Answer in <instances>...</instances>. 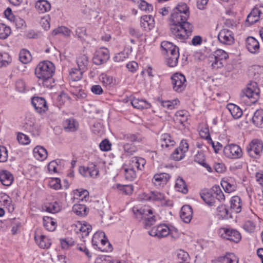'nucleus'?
<instances>
[{
    "label": "nucleus",
    "instance_id": "obj_3",
    "mask_svg": "<svg viewBox=\"0 0 263 263\" xmlns=\"http://www.w3.org/2000/svg\"><path fill=\"white\" fill-rule=\"evenodd\" d=\"M133 211L138 220H144V224L146 228L151 227L156 221V216L153 214L152 209L148 208H141L140 209L134 208Z\"/></svg>",
    "mask_w": 263,
    "mask_h": 263
},
{
    "label": "nucleus",
    "instance_id": "obj_5",
    "mask_svg": "<svg viewBox=\"0 0 263 263\" xmlns=\"http://www.w3.org/2000/svg\"><path fill=\"white\" fill-rule=\"evenodd\" d=\"M246 149L251 157L257 158L262 152L263 143L258 139H253L247 146Z\"/></svg>",
    "mask_w": 263,
    "mask_h": 263
},
{
    "label": "nucleus",
    "instance_id": "obj_16",
    "mask_svg": "<svg viewBox=\"0 0 263 263\" xmlns=\"http://www.w3.org/2000/svg\"><path fill=\"white\" fill-rule=\"evenodd\" d=\"M73 227H75L74 229L75 232L77 233L80 232L83 238L87 236L92 230L91 226L86 222L83 223L78 222Z\"/></svg>",
    "mask_w": 263,
    "mask_h": 263
},
{
    "label": "nucleus",
    "instance_id": "obj_19",
    "mask_svg": "<svg viewBox=\"0 0 263 263\" xmlns=\"http://www.w3.org/2000/svg\"><path fill=\"white\" fill-rule=\"evenodd\" d=\"M159 142L163 148H170L174 146L175 144V142L173 139L170 134L167 133L163 134L161 135Z\"/></svg>",
    "mask_w": 263,
    "mask_h": 263
},
{
    "label": "nucleus",
    "instance_id": "obj_45",
    "mask_svg": "<svg viewBox=\"0 0 263 263\" xmlns=\"http://www.w3.org/2000/svg\"><path fill=\"white\" fill-rule=\"evenodd\" d=\"M101 238H105V234L103 232H96L92 238V245L93 247H99L98 243L100 241Z\"/></svg>",
    "mask_w": 263,
    "mask_h": 263
},
{
    "label": "nucleus",
    "instance_id": "obj_25",
    "mask_svg": "<svg viewBox=\"0 0 263 263\" xmlns=\"http://www.w3.org/2000/svg\"><path fill=\"white\" fill-rule=\"evenodd\" d=\"M252 120L256 127L263 128V109H257L254 113Z\"/></svg>",
    "mask_w": 263,
    "mask_h": 263
},
{
    "label": "nucleus",
    "instance_id": "obj_1",
    "mask_svg": "<svg viewBox=\"0 0 263 263\" xmlns=\"http://www.w3.org/2000/svg\"><path fill=\"white\" fill-rule=\"evenodd\" d=\"M190 16L189 8L185 3H180L173 9L169 18L171 32L173 37L184 42L192 35L193 26L187 22Z\"/></svg>",
    "mask_w": 263,
    "mask_h": 263
},
{
    "label": "nucleus",
    "instance_id": "obj_56",
    "mask_svg": "<svg viewBox=\"0 0 263 263\" xmlns=\"http://www.w3.org/2000/svg\"><path fill=\"white\" fill-rule=\"evenodd\" d=\"M17 139L20 143L24 145L28 144L30 143L29 137L22 133H19L17 135Z\"/></svg>",
    "mask_w": 263,
    "mask_h": 263
},
{
    "label": "nucleus",
    "instance_id": "obj_13",
    "mask_svg": "<svg viewBox=\"0 0 263 263\" xmlns=\"http://www.w3.org/2000/svg\"><path fill=\"white\" fill-rule=\"evenodd\" d=\"M80 173L85 177L95 178L99 175V171L97 168L96 166L91 164L88 166H80L79 168Z\"/></svg>",
    "mask_w": 263,
    "mask_h": 263
},
{
    "label": "nucleus",
    "instance_id": "obj_20",
    "mask_svg": "<svg viewBox=\"0 0 263 263\" xmlns=\"http://www.w3.org/2000/svg\"><path fill=\"white\" fill-rule=\"evenodd\" d=\"M193 216V210L189 205H183L181 209L180 217L182 220L188 223L190 222Z\"/></svg>",
    "mask_w": 263,
    "mask_h": 263
},
{
    "label": "nucleus",
    "instance_id": "obj_52",
    "mask_svg": "<svg viewBox=\"0 0 263 263\" xmlns=\"http://www.w3.org/2000/svg\"><path fill=\"white\" fill-rule=\"evenodd\" d=\"M252 15H257L259 19L263 18V5L255 6L252 10Z\"/></svg>",
    "mask_w": 263,
    "mask_h": 263
},
{
    "label": "nucleus",
    "instance_id": "obj_47",
    "mask_svg": "<svg viewBox=\"0 0 263 263\" xmlns=\"http://www.w3.org/2000/svg\"><path fill=\"white\" fill-rule=\"evenodd\" d=\"M221 185L224 191L227 193L232 192L236 190V186L234 184H231L227 181H221Z\"/></svg>",
    "mask_w": 263,
    "mask_h": 263
},
{
    "label": "nucleus",
    "instance_id": "obj_18",
    "mask_svg": "<svg viewBox=\"0 0 263 263\" xmlns=\"http://www.w3.org/2000/svg\"><path fill=\"white\" fill-rule=\"evenodd\" d=\"M246 47L250 52L256 54L259 52V44L254 37L250 36L246 40Z\"/></svg>",
    "mask_w": 263,
    "mask_h": 263
},
{
    "label": "nucleus",
    "instance_id": "obj_11",
    "mask_svg": "<svg viewBox=\"0 0 263 263\" xmlns=\"http://www.w3.org/2000/svg\"><path fill=\"white\" fill-rule=\"evenodd\" d=\"M109 58V53L106 48H100L96 52L93 59L96 65H101L106 62Z\"/></svg>",
    "mask_w": 263,
    "mask_h": 263
},
{
    "label": "nucleus",
    "instance_id": "obj_35",
    "mask_svg": "<svg viewBox=\"0 0 263 263\" xmlns=\"http://www.w3.org/2000/svg\"><path fill=\"white\" fill-rule=\"evenodd\" d=\"M73 212L78 216H86L88 213L87 207L83 204H74L72 207Z\"/></svg>",
    "mask_w": 263,
    "mask_h": 263
},
{
    "label": "nucleus",
    "instance_id": "obj_28",
    "mask_svg": "<svg viewBox=\"0 0 263 263\" xmlns=\"http://www.w3.org/2000/svg\"><path fill=\"white\" fill-rule=\"evenodd\" d=\"M34 156L39 160H44L47 157V150L42 146H37L33 149Z\"/></svg>",
    "mask_w": 263,
    "mask_h": 263
},
{
    "label": "nucleus",
    "instance_id": "obj_37",
    "mask_svg": "<svg viewBox=\"0 0 263 263\" xmlns=\"http://www.w3.org/2000/svg\"><path fill=\"white\" fill-rule=\"evenodd\" d=\"M101 246L98 247V249L102 252H110L112 250V247L108 241L107 239L105 238H101L100 239Z\"/></svg>",
    "mask_w": 263,
    "mask_h": 263
},
{
    "label": "nucleus",
    "instance_id": "obj_55",
    "mask_svg": "<svg viewBox=\"0 0 263 263\" xmlns=\"http://www.w3.org/2000/svg\"><path fill=\"white\" fill-rule=\"evenodd\" d=\"M177 257L180 261H187L190 257L187 252L183 250H180L177 252Z\"/></svg>",
    "mask_w": 263,
    "mask_h": 263
},
{
    "label": "nucleus",
    "instance_id": "obj_53",
    "mask_svg": "<svg viewBox=\"0 0 263 263\" xmlns=\"http://www.w3.org/2000/svg\"><path fill=\"white\" fill-rule=\"evenodd\" d=\"M184 156L185 153L181 151L180 149L177 148L171 155V158L175 161H179L182 159Z\"/></svg>",
    "mask_w": 263,
    "mask_h": 263
},
{
    "label": "nucleus",
    "instance_id": "obj_6",
    "mask_svg": "<svg viewBox=\"0 0 263 263\" xmlns=\"http://www.w3.org/2000/svg\"><path fill=\"white\" fill-rule=\"evenodd\" d=\"M243 96L250 100L251 103H255L259 99V90L256 82H251L248 84L247 88L242 91Z\"/></svg>",
    "mask_w": 263,
    "mask_h": 263
},
{
    "label": "nucleus",
    "instance_id": "obj_46",
    "mask_svg": "<svg viewBox=\"0 0 263 263\" xmlns=\"http://www.w3.org/2000/svg\"><path fill=\"white\" fill-rule=\"evenodd\" d=\"M11 61L9 54L6 52H0V67L7 65Z\"/></svg>",
    "mask_w": 263,
    "mask_h": 263
},
{
    "label": "nucleus",
    "instance_id": "obj_61",
    "mask_svg": "<svg viewBox=\"0 0 263 263\" xmlns=\"http://www.w3.org/2000/svg\"><path fill=\"white\" fill-rule=\"evenodd\" d=\"M124 139L130 142H140L141 138L139 135L135 134H127L124 136Z\"/></svg>",
    "mask_w": 263,
    "mask_h": 263
},
{
    "label": "nucleus",
    "instance_id": "obj_17",
    "mask_svg": "<svg viewBox=\"0 0 263 263\" xmlns=\"http://www.w3.org/2000/svg\"><path fill=\"white\" fill-rule=\"evenodd\" d=\"M170 178V176L167 173H159L155 174L152 179V182L157 186L166 184Z\"/></svg>",
    "mask_w": 263,
    "mask_h": 263
},
{
    "label": "nucleus",
    "instance_id": "obj_21",
    "mask_svg": "<svg viewBox=\"0 0 263 263\" xmlns=\"http://www.w3.org/2000/svg\"><path fill=\"white\" fill-rule=\"evenodd\" d=\"M63 128L66 132H74L79 128V123L73 118H69L63 122Z\"/></svg>",
    "mask_w": 263,
    "mask_h": 263
},
{
    "label": "nucleus",
    "instance_id": "obj_8",
    "mask_svg": "<svg viewBox=\"0 0 263 263\" xmlns=\"http://www.w3.org/2000/svg\"><path fill=\"white\" fill-rule=\"evenodd\" d=\"M173 89L177 92L183 91L186 87V79L181 73H176L171 77Z\"/></svg>",
    "mask_w": 263,
    "mask_h": 263
},
{
    "label": "nucleus",
    "instance_id": "obj_14",
    "mask_svg": "<svg viewBox=\"0 0 263 263\" xmlns=\"http://www.w3.org/2000/svg\"><path fill=\"white\" fill-rule=\"evenodd\" d=\"M218 39L220 42L226 45H231L234 40L232 31L227 29L219 32Z\"/></svg>",
    "mask_w": 263,
    "mask_h": 263
},
{
    "label": "nucleus",
    "instance_id": "obj_26",
    "mask_svg": "<svg viewBox=\"0 0 263 263\" xmlns=\"http://www.w3.org/2000/svg\"><path fill=\"white\" fill-rule=\"evenodd\" d=\"M227 109L231 114L232 116L235 119H238L242 115V110L238 106L234 104H229L227 105Z\"/></svg>",
    "mask_w": 263,
    "mask_h": 263
},
{
    "label": "nucleus",
    "instance_id": "obj_34",
    "mask_svg": "<svg viewBox=\"0 0 263 263\" xmlns=\"http://www.w3.org/2000/svg\"><path fill=\"white\" fill-rule=\"evenodd\" d=\"M85 71L81 70L79 68H72L69 72V77L72 81H78L82 78L83 73Z\"/></svg>",
    "mask_w": 263,
    "mask_h": 263
},
{
    "label": "nucleus",
    "instance_id": "obj_43",
    "mask_svg": "<svg viewBox=\"0 0 263 263\" xmlns=\"http://www.w3.org/2000/svg\"><path fill=\"white\" fill-rule=\"evenodd\" d=\"M217 210L218 214L223 218H228V217H230L229 210L226 205L223 204L219 205Z\"/></svg>",
    "mask_w": 263,
    "mask_h": 263
},
{
    "label": "nucleus",
    "instance_id": "obj_12",
    "mask_svg": "<svg viewBox=\"0 0 263 263\" xmlns=\"http://www.w3.org/2000/svg\"><path fill=\"white\" fill-rule=\"evenodd\" d=\"M31 102L35 109L39 113H44L48 109L47 102L42 97H34L32 98Z\"/></svg>",
    "mask_w": 263,
    "mask_h": 263
},
{
    "label": "nucleus",
    "instance_id": "obj_10",
    "mask_svg": "<svg viewBox=\"0 0 263 263\" xmlns=\"http://www.w3.org/2000/svg\"><path fill=\"white\" fill-rule=\"evenodd\" d=\"M171 233V230L165 224H160L153 228L148 231V234L154 237L162 238L167 236Z\"/></svg>",
    "mask_w": 263,
    "mask_h": 263
},
{
    "label": "nucleus",
    "instance_id": "obj_38",
    "mask_svg": "<svg viewBox=\"0 0 263 263\" xmlns=\"http://www.w3.org/2000/svg\"><path fill=\"white\" fill-rule=\"evenodd\" d=\"M19 58L21 62L24 64L30 62L32 60L31 53L26 49H23L20 51Z\"/></svg>",
    "mask_w": 263,
    "mask_h": 263
},
{
    "label": "nucleus",
    "instance_id": "obj_4",
    "mask_svg": "<svg viewBox=\"0 0 263 263\" xmlns=\"http://www.w3.org/2000/svg\"><path fill=\"white\" fill-rule=\"evenodd\" d=\"M218 234L223 239L238 243L241 239L240 233L237 230L227 228H222L218 230Z\"/></svg>",
    "mask_w": 263,
    "mask_h": 263
},
{
    "label": "nucleus",
    "instance_id": "obj_50",
    "mask_svg": "<svg viewBox=\"0 0 263 263\" xmlns=\"http://www.w3.org/2000/svg\"><path fill=\"white\" fill-rule=\"evenodd\" d=\"M124 172L125 177L127 180L132 181L136 177V173L135 170L134 169V168H132L130 166L129 168H125Z\"/></svg>",
    "mask_w": 263,
    "mask_h": 263
},
{
    "label": "nucleus",
    "instance_id": "obj_31",
    "mask_svg": "<svg viewBox=\"0 0 263 263\" xmlns=\"http://www.w3.org/2000/svg\"><path fill=\"white\" fill-rule=\"evenodd\" d=\"M43 225L47 230L52 232L56 228L57 223L52 218L44 216L43 217Z\"/></svg>",
    "mask_w": 263,
    "mask_h": 263
},
{
    "label": "nucleus",
    "instance_id": "obj_40",
    "mask_svg": "<svg viewBox=\"0 0 263 263\" xmlns=\"http://www.w3.org/2000/svg\"><path fill=\"white\" fill-rule=\"evenodd\" d=\"M71 32V31L68 28L65 26H61L53 30L52 31V35H55L59 34H61L66 36H69Z\"/></svg>",
    "mask_w": 263,
    "mask_h": 263
},
{
    "label": "nucleus",
    "instance_id": "obj_54",
    "mask_svg": "<svg viewBox=\"0 0 263 263\" xmlns=\"http://www.w3.org/2000/svg\"><path fill=\"white\" fill-rule=\"evenodd\" d=\"M139 8L141 10L143 11H147L148 12L153 11V7L152 5L149 4L147 2H146L145 1L141 0L139 4Z\"/></svg>",
    "mask_w": 263,
    "mask_h": 263
},
{
    "label": "nucleus",
    "instance_id": "obj_60",
    "mask_svg": "<svg viewBox=\"0 0 263 263\" xmlns=\"http://www.w3.org/2000/svg\"><path fill=\"white\" fill-rule=\"evenodd\" d=\"M74 241L71 239H62L61 240V247L64 249H67L69 247L74 245Z\"/></svg>",
    "mask_w": 263,
    "mask_h": 263
},
{
    "label": "nucleus",
    "instance_id": "obj_44",
    "mask_svg": "<svg viewBox=\"0 0 263 263\" xmlns=\"http://www.w3.org/2000/svg\"><path fill=\"white\" fill-rule=\"evenodd\" d=\"M164 197L163 194L159 192L154 191L151 192L147 199L154 201H161L164 199Z\"/></svg>",
    "mask_w": 263,
    "mask_h": 263
},
{
    "label": "nucleus",
    "instance_id": "obj_41",
    "mask_svg": "<svg viewBox=\"0 0 263 263\" xmlns=\"http://www.w3.org/2000/svg\"><path fill=\"white\" fill-rule=\"evenodd\" d=\"M11 32V29L9 27L6 26L4 24H0V39H6L7 38Z\"/></svg>",
    "mask_w": 263,
    "mask_h": 263
},
{
    "label": "nucleus",
    "instance_id": "obj_64",
    "mask_svg": "<svg viewBox=\"0 0 263 263\" xmlns=\"http://www.w3.org/2000/svg\"><path fill=\"white\" fill-rule=\"evenodd\" d=\"M128 57L127 53L124 52H121L117 53L114 58V60L115 62H120L124 61Z\"/></svg>",
    "mask_w": 263,
    "mask_h": 263
},
{
    "label": "nucleus",
    "instance_id": "obj_36",
    "mask_svg": "<svg viewBox=\"0 0 263 263\" xmlns=\"http://www.w3.org/2000/svg\"><path fill=\"white\" fill-rule=\"evenodd\" d=\"M77 63L81 70L85 71L88 63V57L85 54L80 55L77 58Z\"/></svg>",
    "mask_w": 263,
    "mask_h": 263
},
{
    "label": "nucleus",
    "instance_id": "obj_27",
    "mask_svg": "<svg viewBox=\"0 0 263 263\" xmlns=\"http://www.w3.org/2000/svg\"><path fill=\"white\" fill-rule=\"evenodd\" d=\"M146 163L145 159L140 157H133L130 161V167L135 170H142Z\"/></svg>",
    "mask_w": 263,
    "mask_h": 263
},
{
    "label": "nucleus",
    "instance_id": "obj_2",
    "mask_svg": "<svg viewBox=\"0 0 263 263\" xmlns=\"http://www.w3.org/2000/svg\"><path fill=\"white\" fill-rule=\"evenodd\" d=\"M54 70V66L51 62L45 61L40 62L35 69V74L39 79V84L45 87L51 88L53 86L52 77Z\"/></svg>",
    "mask_w": 263,
    "mask_h": 263
},
{
    "label": "nucleus",
    "instance_id": "obj_24",
    "mask_svg": "<svg viewBox=\"0 0 263 263\" xmlns=\"http://www.w3.org/2000/svg\"><path fill=\"white\" fill-rule=\"evenodd\" d=\"M13 181V175L9 172L7 171H3L0 172V181L4 185H10Z\"/></svg>",
    "mask_w": 263,
    "mask_h": 263
},
{
    "label": "nucleus",
    "instance_id": "obj_29",
    "mask_svg": "<svg viewBox=\"0 0 263 263\" xmlns=\"http://www.w3.org/2000/svg\"><path fill=\"white\" fill-rule=\"evenodd\" d=\"M242 203L240 198L239 196H233L231 200V209L236 213L241 212Z\"/></svg>",
    "mask_w": 263,
    "mask_h": 263
},
{
    "label": "nucleus",
    "instance_id": "obj_30",
    "mask_svg": "<svg viewBox=\"0 0 263 263\" xmlns=\"http://www.w3.org/2000/svg\"><path fill=\"white\" fill-rule=\"evenodd\" d=\"M131 104L134 108L139 109L148 108L151 106L145 100L137 98H134L131 101Z\"/></svg>",
    "mask_w": 263,
    "mask_h": 263
},
{
    "label": "nucleus",
    "instance_id": "obj_23",
    "mask_svg": "<svg viewBox=\"0 0 263 263\" xmlns=\"http://www.w3.org/2000/svg\"><path fill=\"white\" fill-rule=\"evenodd\" d=\"M213 263H238V260L233 254L227 253L213 260Z\"/></svg>",
    "mask_w": 263,
    "mask_h": 263
},
{
    "label": "nucleus",
    "instance_id": "obj_15",
    "mask_svg": "<svg viewBox=\"0 0 263 263\" xmlns=\"http://www.w3.org/2000/svg\"><path fill=\"white\" fill-rule=\"evenodd\" d=\"M200 196L203 200L210 206L216 205V199H215L214 193L213 192V187L211 190H203L200 193Z\"/></svg>",
    "mask_w": 263,
    "mask_h": 263
},
{
    "label": "nucleus",
    "instance_id": "obj_49",
    "mask_svg": "<svg viewBox=\"0 0 263 263\" xmlns=\"http://www.w3.org/2000/svg\"><path fill=\"white\" fill-rule=\"evenodd\" d=\"M175 116L181 124H183L187 120V112L186 110H179L176 112Z\"/></svg>",
    "mask_w": 263,
    "mask_h": 263
},
{
    "label": "nucleus",
    "instance_id": "obj_32",
    "mask_svg": "<svg viewBox=\"0 0 263 263\" xmlns=\"http://www.w3.org/2000/svg\"><path fill=\"white\" fill-rule=\"evenodd\" d=\"M35 8L41 13H44L50 10L51 6L46 0H39L35 4Z\"/></svg>",
    "mask_w": 263,
    "mask_h": 263
},
{
    "label": "nucleus",
    "instance_id": "obj_51",
    "mask_svg": "<svg viewBox=\"0 0 263 263\" xmlns=\"http://www.w3.org/2000/svg\"><path fill=\"white\" fill-rule=\"evenodd\" d=\"M100 80L104 86H110L113 83L112 77L102 74L100 76Z\"/></svg>",
    "mask_w": 263,
    "mask_h": 263
},
{
    "label": "nucleus",
    "instance_id": "obj_48",
    "mask_svg": "<svg viewBox=\"0 0 263 263\" xmlns=\"http://www.w3.org/2000/svg\"><path fill=\"white\" fill-rule=\"evenodd\" d=\"M166 59L167 65L171 67L176 66L178 63L179 55L174 54V55H167Z\"/></svg>",
    "mask_w": 263,
    "mask_h": 263
},
{
    "label": "nucleus",
    "instance_id": "obj_39",
    "mask_svg": "<svg viewBox=\"0 0 263 263\" xmlns=\"http://www.w3.org/2000/svg\"><path fill=\"white\" fill-rule=\"evenodd\" d=\"M213 192L214 193L215 199L217 201L222 202L225 200L224 195L221 190L219 186L215 185L213 186Z\"/></svg>",
    "mask_w": 263,
    "mask_h": 263
},
{
    "label": "nucleus",
    "instance_id": "obj_62",
    "mask_svg": "<svg viewBox=\"0 0 263 263\" xmlns=\"http://www.w3.org/2000/svg\"><path fill=\"white\" fill-rule=\"evenodd\" d=\"M161 46L162 48L166 51L167 53H168L169 51L172 48H174L175 45L171 42L167 41H163L161 43Z\"/></svg>",
    "mask_w": 263,
    "mask_h": 263
},
{
    "label": "nucleus",
    "instance_id": "obj_22",
    "mask_svg": "<svg viewBox=\"0 0 263 263\" xmlns=\"http://www.w3.org/2000/svg\"><path fill=\"white\" fill-rule=\"evenodd\" d=\"M34 239L37 245L42 249H48L51 242L50 239L45 235H35Z\"/></svg>",
    "mask_w": 263,
    "mask_h": 263
},
{
    "label": "nucleus",
    "instance_id": "obj_9",
    "mask_svg": "<svg viewBox=\"0 0 263 263\" xmlns=\"http://www.w3.org/2000/svg\"><path fill=\"white\" fill-rule=\"evenodd\" d=\"M224 155L229 158L236 159L242 156V151L240 147L234 144L226 146L223 149Z\"/></svg>",
    "mask_w": 263,
    "mask_h": 263
},
{
    "label": "nucleus",
    "instance_id": "obj_63",
    "mask_svg": "<svg viewBox=\"0 0 263 263\" xmlns=\"http://www.w3.org/2000/svg\"><path fill=\"white\" fill-rule=\"evenodd\" d=\"M255 228V226L254 223L251 221H246L244 225L243 228L244 229L250 233H251L254 231Z\"/></svg>",
    "mask_w": 263,
    "mask_h": 263
},
{
    "label": "nucleus",
    "instance_id": "obj_58",
    "mask_svg": "<svg viewBox=\"0 0 263 263\" xmlns=\"http://www.w3.org/2000/svg\"><path fill=\"white\" fill-rule=\"evenodd\" d=\"M111 143L107 139L103 140L100 144L99 146L102 151H108L111 149Z\"/></svg>",
    "mask_w": 263,
    "mask_h": 263
},
{
    "label": "nucleus",
    "instance_id": "obj_57",
    "mask_svg": "<svg viewBox=\"0 0 263 263\" xmlns=\"http://www.w3.org/2000/svg\"><path fill=\"white\" fill-rule=\"evenodd\" d=\"M49 185L51 188L54 189L55 190H59L61 189V185L60 179L58 178H54L51 179L49 182Z\"/></svg>",
    "mask_w": 263,
    "mask_h": 263
},
{
    "label": "nucleus",
    "instance_id": "obj_33",
    "mask_svg": "<svg viewBox=\"0 0 263 263\" xmlns=\"http://www.w3.org/2000/svg\"><path fill=\"white\" fill-rule=\"evenodd\" d=\"M175 189L178 192L186 194L188 190L185 181L181 177H178L176 181Z\"/></svg>",
    "mask_w": 263,
    "mask_h": 263
},
{
    "label": "nucleus",
    "instance_id": "obj_42",
    "mask_svg": "<svg viewBox=\"0 0 263 263\" xmlns=\"http://www.w3.org/2000/svg\"><path fill=\"white\" fill-rule=\"evenodd\" d=\"M116 187L125 195L130 194L133 191V186L132 185H121L117 184L116 185Z\"/></svg>",
    "mask_w": 263,
    "mask_h": 263
},
{
    "label": "nucleus",
    "instance_id": "obj_59",
    "mask_svg": "<svg viewBox=\"0 0 263 263\" xmlns=\"http://www.w3.org/2000/svg\"><path fill=\"white\" fill-rule=\"evenodd\" d=\"M61 162V160L57 159L54 161H51L48 165V170L49 172H53L54 173H56L57 171V167L59 165V163Z\"/></svg>",
    "mask_w": 263,
    "mask_h": 263
},
{
    "label": "nucleus",
    "instance_id": "obj_7",
    "mask_svg": "<svg viewBox=\"0 0 263 263\" xmlns=\"http://www.w3.org/2000/svg\"><path fill=\"white\" fill-rule=\"evenodd\" d=\"M228 58V54L224 50L222 49L216 50L211 57V66L213 69H218L222 67L223 66L222 61L227 60Z\"/></svg>",
    "mask_w": 263,
    "mask_h": 263
}]
</instances>
